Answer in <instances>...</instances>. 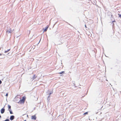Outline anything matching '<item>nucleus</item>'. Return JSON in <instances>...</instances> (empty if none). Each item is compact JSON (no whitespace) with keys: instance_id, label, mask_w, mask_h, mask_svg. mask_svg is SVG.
I'll list each match as a JSON object with an SVG mask.
<instances>
[{"instance_id":"f257e3e1","label":"nucleus","mask_w":121,"mask_h":121,"mask_svg":"<svg viewBox=\"0 0 121 121\" xmlns=\"http://www.w3.org/2000/svg\"><path fill=\"white\" fill-rule=\"evenodd\" d=\"M26 97L25 96H24L22 99H20L19 101V103L20 104H23L24 103L25 101L26 100Z\"/></svg>"},{"instance_id":"f03ea898","label":"nucleus","mask_w":121,"mask_h":121,"mask_svg":"<svg viewBox=\"0 0 121 121\" xmlns=\"http://www.w3.org/2000/svg\"><path fill=\"white\" fill-rule=\"evenodd\" d=\"M36 119V117L35 115L32 116L31 117V119L32 120H35Z\"/></svg>"},{"instance_id":"7ed1b4c3","label":"nucleus","mask_w":121,"mask_h":121,"mask_svg":"<svg viewBox=\"0 0 121 121\" xmlns=\"http://www.w3.org/2000/svg\"><path fill=\"white\" fill-rule=\"evenodd\" d=\"M5 110V109L4 108H2L1 110V113H3L4 112Z\"/></svg>"},{"instance_id":"20e7f679","label":"nucleus","mask_w":121,"mask_h":121,"mask_svg":"<svg viewBox=\"0 0 121 121\" xmlns=\"http://www.w3.org/2000/svg\"><path fill=\"white\" fill-rule=\"evenodd\" d=\"M14 118V116H11L10 118V119L11 120H12Z\"/></svg>"},{"instance_id":"39448f33","label":"nucleus","mask_w":121,"mask_h":121,"mask_svg":"<svg viewBox=\"0 0 121 121\" xmlns=\"http://www.w3.org/2000/svg\"><path fill=\"white\" fill-rule=\"evenodd\" d=\"M7 32L8 33H11V32H12V31H11V29H10V30H7Z\"/></svg>"},{"instance_id":"423d86ee","label":"nucleus","mask_w":121,"mask_h":121,"mask_svg":"<svg viewBox=\"0 0 121 121\" xmlns=\"http://www.w3.org/2000/svg\"><path fill=\"white\" fill-rule=\"evenodd\" d=\"M48 27H46L45 28V29L44 30V32L46 31H47V30L48 29Z\"/></svg>"},{"instance_id":"0eeeda50","label":"nucleus","mask_w":121,"mask_h":121,"mask_svg":"<svg viewBox=\"0 0 121 121\" xmlns=\"http://www.w3.org/2000/svg\"><path fill=\"white\" fill-rule=\"evenodd\" d=\"M36 77H37L35 75H34L33 76V79H34L36 78Z\"/></svg>"},{"instance_id":"6e6552de","label":"nucleus","mask_w":121,"mask_h":121,"mask_svg":"<svg viewBox=\"0 0 121 121\" xmlns=\"http://www.w3.org/2000/svg\"><path fill=\"white\" fill-rule=\"evenodd\" d=\"M8 109H9H9H11V106H10V105H8Z\"/></svg>"},{"instance_id":"1a4fd4ad","label":"nucleus","mask_w":121,"mask_h":121,"mask_svg":"<svg viewBox=\"0 0 121 121\" xmlns=\"http://www.w3.org/2000/svg\"><path fill=\"white\" fill-rule=\"evenodd\" d=\"M9 111L10 112V114H13V113L12 111L11 110V109H9Z\"/></svg>"},{"instance_id":"9d476101","label":"nucleus","mask_w":121,"mask_h":121,"mask_svg":"<svg viewBox=\"0 0 121 121\" xmlns=\"http://www.w3.org/2000/svg\"><path fill=\"white\" fill-rule=\"evenodd\" d=\"M64 71H62V72H61L59 73L60 74H61L62 73H64Z\"/></svg>"},{"instance_id":"9b49d317","label":"nucleus","mask_w":121,"mask_h":121,"mask_svg":"<svg viewBox=\"0 0 121 121\" xmlns=\"http://www.w3.org/2000/svg\"><path fill=\"white\" fill-rule=\"evenodd\" d=\"M10 49H9L7 51H5V53H6L7 52H8V51H9Z\"/></svg>"},{"instance_id":"f8f14e48","label":"nucleus","mask_w":121,"mask_h":121,"mask_svg":"<svg viewBox=\"0 0 121 121\" xmlns=\"http://www.w3.org/2000/svg\"><path fill=\"white\" fill-rule=\"evenodd\" d=\"M88 114V112H86L84 113V115H85V114Z\"/></svg>"},{"instance_id":"ddd939ff","label":"nucleus","mask_w":121,"mask_h":121,"mask_svg":"<svg viewBox=\"0 0 121 121\" xmlns=\"http://www.w3.org/2000/svg\"><path fill=\"white\" fill-rule=\"evenodd\" d=\"M118 15H119V17L121 18V14H118Z\"/></svg>"},{"instance_id":"4468645a","label":"nucleus","mask_w":121,"mask_h":121,"mask_svg":"<svg viewBox=\"0 0 121 121\" xmlns=\"http://www.w3.org/2000/svg\"><path fill=\"white\" fill-rule=\"evenodd\" d=\"M8 93H7L6 94V97H8Z\"/></svg>"},{"instance_id":"2eb2a0df","label":"nucleus","mask_w":121,"mask_h":121,"mask_svg":"<svg viewBox=\"0 0 121 121\" xmlns=\"http://www.w3.org/2000/svg\"><path fill=\"white\" fill-rule=\"evenodd\" d=\"M4 121H9V119H6Z\"/></svg>"},{"instance_id":"dca6fc26","label":"nucleus","mask_w":121,"mask_h":121,"mask_svg":"<svg viewBox=\"0 0 121 121\" xmlns=\"http://www.w3.org/2000/svg\"><path fill=\"white\" fill-rule=\"evenodd\" d=\"M1 83H2V81L1 80H0V84H1Z\"/></svg>"},{"instance_id":"f3484780","label":"nucleus","mask_w":121,"mask_h":121,"mask_svg":"<svg viewBox=\"0 0 121 121\" xmlns=\"http://www.w3.org/2000/svg\"><path fill=\"white\" fill-rule=\"evenodd\" d=\"M85 27H86H86H86V25H85Z\"/></svg>"},{"instance_id":"a211bd4d","label":"nucleus","mask_w":121,"mask_h":121,"mask_svg":"<svg viewBox=\"0 0 121 121\" xmlns=\"http://www.w3.org/2000/svg\"><path fill=\"white\" fill-rule=\"evenodd\" d=\"M0 118H1V116L0 115Z\"/></svg>"},{"instance_id":"6ab92c4d","label":"nucleus","mask_w":121,"mask_h":121,"mask_svg":"<svg viewBox=\"0 0 121 121\" xmlns=\"http://www.w3.org/2000/svg\"><path fill=\"white\" fill-rule=\"evenodd\" d=\"M24 121H26V120H25Z\"/></svg>"},{"instance_id":"aec40b11","label":"nucleus","mask_w":121,"mask_h":121,"mask_svg":"<svg viewBox=\"0 0 121 121\" xmlns=\"http://www.w3.org/2000/svg\"><path fill=\"white\" fill-rule=\"evenodd\" d=\"M51 94V93H50V95Z\"/></svg>"}]
</instances>
